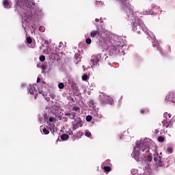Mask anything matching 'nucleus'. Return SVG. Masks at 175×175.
Returning a JSON list of instances; mask_svg holds the SVG:
<instances>
[{
	"instance_id": "41",
	"label": "nucleus",
	"mask_w": 175,
	"mask_h": 175,
	"mask_svg": "<svg viewBox=\"0 0 175 175\" xmlns=\"http://www.w3.org/2000/svg\"><path fill=\"white\" fill-rule=\"evenodd\" d=\"M96 21L98 23V21H99V19L96 18Z\"/></svg>"
},
{
	"instance_id": "10",
	"label": "nucleus",
	"mask_w": 175,
	"mask_h": 175,
	"mask_svg": "<svg viewBox=\"0 0 175 175\" xmlns=\"http://www.w3.org/2000/svg\"><path fill=\"white\" fill-rule=\"evenodd\" d=\"M108 103L109 105H111L113 103V98H110L109 96L104 95V104Z\"/></svg>"
},
{
	"instance_id": "28",
	"label": "nucleus",
	"mask_w": 175,
	"mask_h": 175,
	"mask_svg": "<svg viewBox=\"0 0 175 175\" xmlns=\"http://www.w3.org/2000/svg\"><path fill=\"white\" fill-rule=\"evenodd\" d=\"M27 43H28V44H31V43H32V38H31V37L27 38Z\"/></svg>"
},
{
	"instance_id": "17",
	"label": "nucleus",
	"mask_w": 175,
	"mask_h": 175,
	"mask_svg": "<svg viewBox=\"0 0 175 175\" xmlns=\"http://www.w3.org/2000/svg\"><path fill=\"white\" fill-rule=\"evenodd\" d=\"M152 158H153V157H152V154H151V153H150V154H148L147 156H146V161H148V162H149V163H150V162H152Z\"/></svg>"
},
{
	"instance_id": "7",
	"label": "nucleus",
	"mask_w": 175,
	"mask_h": 175,
	"mask_svg": "<svg viewBox=\"0 0 175 175\" xmlns=\"http://www.w3.org/2000/svg\"><path fill=\"white\" fill-rule=\"evenodd\" d=\"M165 100H167V102H171L172 103H175V94L173 92L169 93L165 98Z\"/></svg>"
},
{
	"instance_id": "21",
	"label": "nucleus",
	"mask_w": 175,
	"mask_h": 175,
	"mask_svg": "<svg viewBox=\"0 0 175 175\" xmlns=\"http://www.w3.org/2000/svg\"><path fill=\"white\" fill-rule=\"evenodd\" d=\"M158 142H159V143H163V142H165V137L159 136L158 137Z\"/></svg>"
},
{
	"instance_id": "43",
	"label": "nucleus",
	"mask_w": 175,
	"mask_h": 175,
	"mask_svg": "<svg viewBox=\"0 0 175 175\" xmlns=\"http://www.w3.org/2000/svg\"><path fill=\"white\" fill-rule=\"evenodd\" d=\"M42 28H43V27H40V29H42Z\"/></svg>"
},
{
	"instance_id": "22",
	"label": "nucleus",
	"mask_w": 175,
	"mask_h": 175,
	"mask_svg": "<svg viewBox=\"0 0 175 175\" xmlns=\"http://www.w3.org/2000/svg\"><path fill=\"white\" fill-rule=\"evenodd\" d=\"M39 59L40 62H44V61H46V57L44 55H41L40 56Z\"/></svg>"
},
{
	"instance_id": "8",
	"label": "nucleus",
	"mask_w": 175,
	"mask_h": 175,
	"mask_svg": "<svg viewBox=\"0 0 175 175\" xmlns=\"http://www.w3.org/2000/svg\"><path fill=\"white\" fill-rule=\"evenodd\" d=\"M29 94H30V95L36 94L34 99H38V92L36 91V89H35V87H31V85L29 87Z\"/></svg>"
},
{
	"instance_id": "45",
	"label": "nucleus",
	"mask_w": 175,
	"mask_h": 175,
	"mask_svg": "<svg viewBox=\"0 0 175 175\" xmlns=\"http://www.w3.org/2000/svg\"><path fill=\"white\" fill-rule=\"evenodd\" d=\"M154 8H152V10H154Z\"/></svg>"
},
{
	"instance_id": "39",
	"label": "nucleus",
	"mask_w": 175,
	"mask_h": 175,
	"mask_svg": "<svg viewBox=\"0 0 175 175\" xmlns=\"http://www.w3.org/2000/svg\"><path fill=\"white\" fill-rule=\"evenodd\" d=\"M40 81H41L40 77H38L37 78V83H40Z\"/></svg>"
},
{
	"instance_id": "11",
	"label": "nucleus",
	"mask_w": 175,
	"mask_h": 175,
	"mask_svg": "<svg viewBox=\"0 0 175 175\" xmlns=\"http://www.w3.org/2000/svg\"><path fill=\"white\" fill-rule=\"evenodd\" d=\"M92 114L94 117H96V118H102V117H103V116H102V113H100V112L96 110L92 111Z\"/></svg>"
},
{
	"instance_id": "19",
	"label": "nucleus",
	"mask_w": 175,
	"mask_h": 175,
	"mask_svg": "<svg viewBox=\"0 0 175 175\" xmlns=\"http://www.w3.org/2000/svg\"><path fill=\"white\" fill-rule=\"evenodd\" d=\"M98 35V31H92L90 33L91 38H96V36Z\"/></svg>"
},
{
	"instance_id": "38",
	"label": "nucleus",
	"mask_w": 175,
	"mask_h": 175,
	"mask_svg": "<svg viewBox=\"0 0 175 175\" xmlns=\"http://www.w3.org/2000/svg\"><path fill=\"white\" fill-rule=\"evenodd\" d=\"M53 121H54V118L50 117L49 118V122H53Z\"/></svg>"
},
{
	"instance_id": "16",
	"label": "nucleus",
	"mask_w": 175,
	"mask_h": 175,
	"mask_svg": "<svg viewBox=\"0 0 175 175\" xmlns=\"http://www.w3.org/2000/svg\"><path fill=\"white\" fill-rule=\"evenodd\" d=\"M65 116L67 117H69L70 120H75V117H76V115L75 113H66Z\"/></svg>"
},
{
	"instance_id": "29",
	"label": "nucleus",
	"mask_w": 175,
	"mask_h": 175,
	"mask_svg": "<svg viewBox=\"0 0 175 175\" xmlns=\"http://www.w3.org/2000/svg\"><path fill=\"white\" fill-rule=\"evenodd\" d=\"M140 113H141V114H147V113H148V110H147V109H141Z\"/></svg>"
},
{
	"instance_id": "3",
	"label": "nucleus",
	"mask_w": 175,
	"mask_h": 175,
	"mask_svg": "<svg viewBox=\"0 0 175 175\" xmlns=\"http://www.w3.org/2000/svg\"><path fill=\"white\" fill-rule=\"evenodd\" d=\"M139 152H150V146L148 145V142L147 141H141L139 146Z\"/></svg>"
},
{
	"instance_id": "37",
	"label": "nucleus",
	"mask_w": 175,
	"mask_h": 175,
	"mask_svg": "<svg viewBox=\"0 0 175 175\" xmlns=\"http://www.w3.org/2000/svg\"><path fill=\"white\" fill-rule=\"evenodd\" d=\"M104 163L105 165H110V159H107V161Z\"/></svg>"
},
{
	"instance_id": "32",
	"label": "nucleus",
	"mask_w": 175,
	"mask_h": 175,
	"mask_svg": "<svg viewBox=\"0 0 175 175\" xmlns=\"http://www.w3.org/2000/svg\"><path fill=\"white\" fill-rule=\"evenodd\" d=\"M72 110H73V111H80V107H74L73 108H72Z\"/></svg>"
},
{
	"instance_id": "9",
	"label": "nucleus",
	"mask_w": 175,
	"mask_h": 175,
	"mask_svg": "<svg viewBox=\"0 0 175 175\" xmlns=\"http://www.w3.org/2000/svg\"><path fill=\"white\" fill-rule=\"evenodd\" d=\"M122 46H121V43L120 42H115L113 43V45L112 46V49L115 51H120V49H121Z\"/></svg>"
},
{
	"instance_id": "42",
	"label": "nucleus",
	"mask_w": 175,
	"mask_h": 175,
	"mask_svg": "<svg viewBox=\"0 0 175 175\" xmlns=\"http://www.w3.org/2000/svg\"><path fill=\"white\" fill-rule=\"evenodd\" d=\"M70 135H73V132H71V133H70Z\"/></svg>"
},
{
	"instance_id": "31",
	"label": "nucleus",
	"mask_w": 175,
	"mask_h": 175,
	"mask_svg": "<svg viewBox=\"0 0 175 175\" xmlns=\"http://www.w3.org/2000/svg\"><path fill=\"white\" fill-rule=\"evenodd\" d=\"M164 117H165V118H172V115L170 113H164Z\"/></svg>"
},
{
	"instance_id": "40",
	"label": "nucleus",
	"mask_w": 175,
	"mask_h": 175,
	"mask_svg": "<svg viewBox=\"0 0 175 175\" xmlns=\"http://www.w3.org/2000/svg\"><path fill=\"white\" fill-rule=\"evenodd\" d=\"M41 83H42V85L46 84V82H44V81H42Z\"/></svg>"
},
{
	"instance_id": "44",
	"label": "nucleus",
	"mask_w": 175,
	"mask_h": 175,
	"mask_svg": "<svg viewBox=\"0 0 175 175\" xmlns=\"http://www.w3.org/2000/svg\"><path fill=\"white\" fill-rule=\"evenodd\" d=\"M153 47H155V44H153Z\"/></svg>"
},
{
	"instance_id": "5",
	"label": "nucleus",
	"mask_w": 175,
	"mask_h": 175,
	"mask_svg": "<svg viewBox=\"0 0 175 175\" xmlns=\"http://www.w3.org/2000/svg\"><path fill=\"white\" fill-rule=\"evenodd\" d=\"M154 161L156 163V165L159 167L161 166H163V163L162 162V160L161 159V156H159V154H154Z\"/></svg>"
},
{
	"instance_id": "13",
	"label": "nucleus",
	"mask_w": 175,
	"mask_h": 175,
	"mask_svg": "<svg viewBox=\"0 0 175 175\" xmlns=\"http://www.w3.org/2000/svg\"><path fill=\"white\" fill-rule=\"evenodd\" d=\"M74 121L79 126H83V121L81 120V118H77L74 120Z\"/></svg>"
},
{
	"instance_id": "26",
	"label": "nucleus",
	"mask_w": 175,
	"mask_h": 175,
	"mask_svg": "<svg viewBox=\"0 0 175 175\" xmlns=\"http://www.w3.org/2000/svg\"><path fill=\"white\" fill-rule=\"evenodd\" d=\"M86 121L88 122H90V121H92V116H86Z\"/></svg>"
},
{
	"instance_id": "27",
	"label": "nucleus",
	"mask_w": 175,
	"mask_h": 175,
	"mask_svg": "<svg viewBox=\"0 0 175 175\" xmlns=\"http://www.w3.org/2000/svg\"><path fill=\"white\" fill-rule=\"evenodd\" d=\"M145 167L146 170H150V169H151V164L150 163H146Z\"/></svg>"
},
{
	"instance_id": "30",
	"label": "nucleus",
	"mask_w": 175,
	"mask_h": 175,
	"mask_svg": "<svg viewBox=\"0 0 175 175\" xmlns=\"http://www.w3.org/2000/svg\"><path fill=\"white\" fill-rule=\"evenodd\" d=\"M167 151L168 154H172V152H173V148L168 147L167 149Z\"/></svg>"
},
{
	"instance_id": "20",
	"label": "nucleus",
	"mask_w": 175,
	"mask_h": 175,
	"mask_svg": "<svg viewBox=\"0 0 175 175\" xmlns=\"http://www.w3.org/2000/svg\"><path fill=\"white\" fill-rule=\"evenodd\" d=\"M104 170L105 172H111V167L110 166H105Z\"/></svg>"
},
{
	"instance_id": "33",
	"label": "nucleus",
	"mask_w": 175,
	"mask_h": 175,
	"mask_svg": "<svg viewBox=\"0 0 175 175\" xmlns=\"http://www.w3.org/2000/svg\"><path fill=\"white\" fill-rule=\"evenodd\" d=\"M87 44H91L92 40H91V38H87L85 40Z\"/></svg>"
},
{
	"instance_id": "4",
	"label": "nucleus",
	"mask_w": 175,
	"mask_h": 175,
	"mask_svg": "<svg viewBox=\"0 0 175 175\" xmlns=\"http://www.w3.org/2000/svg\"><path fill=\"white\" fill-rule=\"evenodd\" d=\"M100 58H102V56L100 55V54H97L92 56L91 64H92V68H95V65H98V62H99Z\"/></svg>"
},
{
	"instance_id": "36",
	"label": "nucleus",
	"mask_w": 175,
	"mask_h": 175,
	"mask_svg": "<svg viewBox=\"0 0 175 175\" xmlns=\"http://www.w3.org/2000/svg\"><path fill=\"white\" fill-rule=\"evenodd\" d=\"M85 135V136H87V137H90L91 133L90 132H86Z\"/></svg>"
},
{
	"instance_id": "6",
	"label": "nucleus",
	"mask_w": 175,
	"mask_h": 175,
	"mask_svg": "<svg viewBox=\"0 0 175 175\" xmlns=\"http://www.w3.org/2000/svg\"><path fill=\"white\" fill-rule=\"evenodd\" d=\"M163 126H165V128H172L173 126V121H172L170 119H167V118H165L162 121Z\"/></svg>"
},
{
	"instance_id": "2",
	"label": "nucleus",
	"mask_w": 175,
	"mask_h": 175,
	"mask_svg": "<svg viewBox=\"0 0 175 175\" xmlns=\"http://www.w3.org/2000/svg\"><path fill=\"white\" fill-rule=\"evenodd\" d=\"M17 6H21L23 12L27 17H33V16H38L39 10H38V6L35 4L33 1L27 0L24 5L23 0H16Z\"/></svg>"
},
{
	"instance_id": "12",
	"label": "nucleus",
	"mask_w": 175,
	"mask_h": 175,
	"mask_svg": "<svg viewBox=\"0 0 175 175\" xmlns=\"http://www.w3.org/2000/svg\"><path fill=\"white\" fill-rule=\"evenodd\" d=\"M3 5L5 9H10V1L9 0H3Z\"/></svg>"
},
{
	"instance_id": "25",
	"label": "nucleus",
	"mask_w": 175,
	"mask_h": 175,
	"mask_svg": "<svg viewBox=\"0 0 175 175\" xmlns=\"http://www.w3.org/2000/svg\"><path fill=\"white\" fill-rule=\"evenodd\" d=\"M42 132L44 135H49L50 133V131L46 128L43 129Z\"/></svg>"
},
{
	"instance_id": "14",
	"label": "nucleus",
	"mask_w": 175,
	"mask_h": 175,
	"mask_svg": "<svg viewBox=\"0 0 175 175\" xmlns=\"http://www.w3.org/2000/svg\"><path fill=\"white\" fill-rule=\"evenodd\" d=\"M38 94H41L42 96H44L45 100L49 101V98L46 97L47 96V94H46L43 90L38 91Z\"/></svg>"
},
{
	"instance_id": "35",
	"label": "nucleus",
	"mask_w": 175,
	"mask_h": 175,
	"mask_svg": "<svg viewBox=\"0 0 175 175\" xmlns=\"http://www.w3.org/2000/svg\"><path fill=\"white\" fill-rule=\"evenodd\" d=\"M49 96L51 98V99H55V94H49Z\"/></svg>"
},
{
	"instance_id": "24",
	"label": "nucleus",
	"mask_w": 175,
	"mask_h": 175,
	"mask_svg": "<svg viewBox=\"0 0 175 175\" xmlns=\"http://www.w3.org/2000/svg\"><path fill=\"white\" fill-rule=\"evenodd\" d=\"M64 87H65V85H64L63 83H59L58 84V88H59L60 90H64Z\"/></svg>"
},
{
	"instance_id": "34",
	"label": "nucleus",
	"mask_w": 175,
	"mask_h": 175,
	"mask_svg": "<svg viewBox=\"0 0 175 175\" xmlns=\"http://www.w3.org/2000/svg\"><path fill=\"white\" fill-rule=\"evenodd\" d=\"M41 69H42V70H46V69H47V65L46 64H42L41 66Z\"/></svg>"
},
{
	"instance_id": "18",
	"label": "nucleus",
	"mask_w": 175,
	"mask_h": 175,
	"mask_svg": "<svg viewBox=\"0 0 175 175\" xmlns=\"http://www.w3.org/2000/svg\"><path fill=\"white\" fill-rule=\"evenodd\" d=\"M72 131H76V129H77L79 128V125L76 123L75 121H72Z\"/></svg>"
},
{
	"instance_id": "15",
	"label": "nucleus",
	"mask_w": 175,
	"mask_h": 175,
	"mask_svg": "<svg viewBox=\"0 0 175 175\" xmlns=\"http://www.w3.org/2000/svg\"><path fill=\"white\" fill-rule=\"evenodd\" d=\"M61 139L63 142H65L69 139V135L64 133L61 135Z\"/></svg>"
},
{
	"instance_id": "23",
	"label": "nucleus",
	"mask_w": 175,
	"mask_h": 175,
	"mask_svg": "<svg viewBox=\"0 0 175 175\" xmlns=\"http://www.w3.org/2000/svg\"><path fill=\"white\" fill-rule=\"evenodd\" d=\"M88 79V75H87V74H84L82 76V80H83V81H87Z\"/></svg>"
},
{
	"instance_id": "1",
	"label": "nucleus",
	"mask_w": 175,
	"mask_h": 175,
	"mask_svg": "<svg viewBox=\"0 0 175 175\" xmlns=\"http://www.w3.org/2000/svg\"><path fill=\"white\" fill-rule=\"evenodd\" d=\"M120 2L122 8L126 9V12L128 17H130L131 20H135L133 22V31L137 33L142 32V27H143V21L136 18V12L133 11V6L131 5L130 0H116Z\"/></svg>"
}]
</instances>
